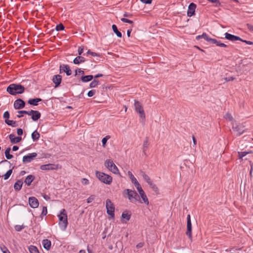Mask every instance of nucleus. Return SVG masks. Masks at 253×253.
<instances>
[{
	"mask_svg": "<svg viewBox=\"0 0 253 253\" xmlns=\"http://www.w3.org/2000/svg\"><path fill=\"white\" fill-rule=\"evenodd\" d=\"M25 89L24 86L20 84H12L7 86L6 91L12 95H16L23 93Z\"/></svg>",
	"mask_w": 253,
	"mask_h": 253,
	"instance_id": "obj_1",
	"label": "nucleus"
},
{
	"mask_svg": "<svg viewBox=\"0 0 253 253\" xmlns=\"http://www.w3.org/2000/svg\"><path fill=\"white\" fill-rule=\"evenodd\" d=\"M57 216L59 218V225L60 229L63 231L65 230L68 223L66 210L64 209H62Z\"/></svg>",
	"mask_w": 253,
	"mask_h": 253,
	"instance_id": "obj_2",
	"label": "nucleus"
},
{
	"mask_svg": "<svg viewBox=\"0 0 253 253\" xmlns=\"http://www.w3.org/2000/svg\"><path fill=\"white\" fill-rule=\"evenodd\" d=\"M123 195L132 203L139 201V196L135 190L126 189L123 191Z\"/></svg>",
	"mask_w": 253,
	"mask_h": 253,
	"instance_id": "obj_3",
	"label": "nucleus"
},
{
	"mask_svg": "<svg viewBox=\"0 0 253 253\" xmlns=\"http://www.w3.org/2000/svg\"><path fill=\"white\" fill-rule=\"evenodd\" d=\"M95 174L99 180L104 183L110 184L112 182V177L108 174L98 171H96Z\"/></svg>",
	"mask_w": 253,
	"mask_h": 253,
	"instance_id": "obj_4",
	"label": "nucleus"
},
{
	"mask_svg": "<svg viewBox=\"0 0 253 253\" xmlns=\"http://www.w3.org/2000/svg\"><path fill=\"white\" fill-rule=\"evenodd\" d=\"M105 166L111 171L115 174L119 173V170L117 167L110 159H107L104 163Z\"/></svg>",
	"mask_w": 253,
	"mask_h": 253,
	"instance_id": "obj_5",
	"label": "nucleus"
},
{
	"mask_svg": "<svg viewBox=\"0 0 253 253\" xmlns=\"http://www.w3.org/2000/svg\"><path fill=\"white\" fill-rule=\"evenodd\" d=\"M134 105L135 111L139 114V117L144 120L145 119V114L140 102L135 100Z\"/></svg>",
	"mask_w": 253,
	"mask_h": 253,
	"instance_id": "obj_6",
	"label": "nucleus"
},
{
	"mask_svg": "<svg viewBox=\"0 0 253 253\" xmlns=\"http://www.w3.org/2000/svg\"><path fill=\"white\" fill-rule=\"evenodd\" d=\"M106 208L107 209V213L109 215L114 217L115 206L111 200L109 199L106 201Z\"/></svg>",
	"mask_w": 253,
	"mask_h": 253,
	"instance_id": "obj_7",
	"label": "nucleus"
},
{
	"mask_svg": "<svg viewBox=\"0 0 253 253\" xmlns=\"http://www.w3.org/2000/svg\"><path fill=\"white\" fill-rule=\"evenodd\" d=\"M245 126L242 124L234 123H232V129L234 131L238 132V135H241L245 131L244 129Z\"/></svg>",
	"mask_w": 253,
	"mask_h": 253,
	"instance_id": "obj_8",
	"label": "nucleus"
},
{
	"mask_svg": "<svg viewBox=\"0 0 253 253\" xmlns=\"http://www.w3.org/2000/svg\"><path fill=\"white\" fill-rule=\"evenodd\" d=\"M186 234L190 239H192V224L190 214H188L187 217V231Z\"/></svg>",
	"mask_w": 253,
	"mask_h": 253,
	"instance_id": "obj_9",
	"label": "nucleus"
},
{
	"mask_svg": "<svg viewBox=\"0 0 253 253\" xmlns=\"http://www.w3.org/2000/svg\"><path fill=\"white\" fill-rule=\"evenodd\" d=\"M13 106L16 110H20L24 108L25 102L22 99L18 98L14 101Z\"/></svg>",
	"mask_w": 253,
	"mask_h": 253,
	"instance_id": "obj_10",
	"label": "nucleus"
},
{
	"mask_svg": "<svg viewBox=\"0 0 253 253\" xmlns=\"http://www.w3.org/2000/svg\"><path fill=\"white\" fill-rule=\"evenodd\" d=\"M37 156V154L35 152L30 153L23 157L22 161L24 163H30L33 161Z\"/></svg>",
	"mask_w": 253,
	"mask_h": 253,
	"instance_id": "obj_11",
	"label": "nucleus"
},
{
	"mask_svg": "<svg viewBox=\"0 0 253 253\" xmlns=\"http://www.w3.org/2000/svg\"><path fill=\"white\" fill-rule=\"evenodd\" d=\"M63 72L66 73L67 76H70L72 74V71L68 65L62 64L60 66V73Z\"/></svg>",
	"mask_w": 253,
	"mask_h": 253,
	"instance_id": "obj_12",
	"label": "nucleus"
},
{
	"mask_svg": "<svg viewBox=\"0 0 253 253\" xmlns=\"http://www.w3.org/2000/svg\"><path fill=\"white\" fill-rule=\"evenodd\" d=\"M29 203L30 206L32 208H37L38 207L39 205L38 199L34 197H29Z\"/></svg>",
	"mask_w": 253,
	"mask_h": 253,
	"instance_id": "obj_13",
	"label": "nucleus"
},
{
	"mask_svg": "<svg viewBox=\"0 0 253 253\" xmlns=\"http://www.w3.org/2000/svg\"><path fill=\"white\" fill-rule=\"evenodd\" d=\"M196 8V5L193 2L191 3L188 6L187 16L191 17L192 15H194Z\"/></svg>",
	"mask_w": 253,
	"mask_h": 253,
	"instance_id": "obj_14",
	"label": "nucleus"
},
{
	"mask_svg": "<svg viewBox=\"0 0 253 253\" xmlns=\"http://www.w3.org/2000/svg\"><path fill=\"white\" fill-rule=\"evenodd\" d=\"M40 169L43 170H54L56 169L57 167L54 164H48L46 165H41Z\"/></svg>",
	"mask_w": 253,
	"mask_h": 253,
	"instance_id": "obj_15",
	"label": "nucleus"
},
{
	"mask_svg": "<svg viewBox=\"0 0 253 253\" xmlns=\"http://www.w3.org/2000/svg\"><path fill=\"white\" fill-rule=\"evenodd\" d=\"M225 38L230 41H235L241 40V38L238 36H235L228 33L225 34Z\"/></svg>",
	"mask_w": 253,
	"mask_h": 253,
	"instance_id": "obj_16",
	"label": "nucleus"
},
{
	"mask_svg": "<svg viewBox=\"0 0 253 253\" xmlns=\"http://www.w3.org/2000/svg\"><path fill=\"white\" fill-rule=\"evenodd\" d=\"M52 80L53 83L55 84V87H57L61 84L62 81V76L60 75H54L53 76Z\"/></svg>",
	"mask_w": 253,
	"mask_h": 253,
	"instance_id": "obj_17",
	"label": "nucleus"
},
{
	"mask_svg": "<svg viewBox=\"0 0 253 253\" xmlns=\"http://www.w3.org/2000/svg\"><path fill=\"white\" fill-rule=\"evenodd\" d=\"M9 138L10 139L11 142L13 144L17 143L19 142L22 139L21 137H15L14 134H9Z\"/></svg>",
	"mask_w": 253,
	"mask_h": 253,
	"instance_id": "obj_18",
	"label": "nucleus"
},
{
	"mask_svg": "<svg viewBox=\"0 0 253 253\" xmlns=\"http://www.w3.org/2000/svg\"><path fill=\"white\" fill-rule=\"evenodd\" d=\"M149 145V142H148V138L147 137H146L145 138V140L144 141L142 148L143 153L145 156H147V155L146 154V151L148 148Z\"/></svg>",
	"mask_w": 253,
	"mask_h": 253,
	"instance_id": "obj_19",
	"label": "nucleus"
},
{
	"mask_svg": "<svg viewBox=\"0 0 253 253\" xmlns=\"http://www.w3.org/2000/svg\"><path fill=\"white\" fill-rule=\"evenodd\" d=\"M35 177L34 175L30 174L28 175L24 180V182L28 186H30L31 184V183L35 179Z\"/></svg>",
	"mask_w": 253,
	"mask_h": 253,
	"instance_id": "obj_20",
	"label": "nucleus"
},
{
	"mask_svg": "<svg viewBox=\"0 0 253 253\" xmlns=\"http://www.w3.org/2000/svg\"><path fill=\"white\" fill-rule=\"evenodd\" d=\"M42 244L43 248L46 250L48 251L51 247V241L48 239H44L42 241Z\"/></svg>",
	"mask_w": 253,
	"mask_h": 253,
	"instance_id": "obj_21",
	"label": "nucleus"
},
{
	"mask_svg": "<svg viewBox=\"0 0 253 253\" xmlns=\"http://www.w3.org/2000/svg\"><path fill=\"white\" fill-rule=\"evenodd\" d=\"M85 61V58L83 56H78L74 59L73 63L75 64H79L84 62Z\"/></svg>",
	"mask_w": 253,
	"mask_h": 253,
	"instance_id": "obj_22",
	"label": "nucleus"
},
{
	"mask_svg": "<svg viewBox=\"0 0 253 253\" xmlns=\"http://www.w3.org/2000/svg\"><path fill=\"white\" fill-rule=\"evenodd\" d=\"M139 195H140V196L141 197V198H142V200L143 201V202H144L145 204H146L147 205H149V201H148V199L147 198V196L146 195L144 191H143V192H142V193H139ZM139 202L142 203V201H139Z\"/></svg>",
	"mask_w": 253,
	"mask_h": 253,
	"instance_id": "obj_23",
	"label": "nucleus"
},
{
	"mask_svg": "<svg viewBox=\"0 0 253 253\" xmlns=\"http://www.w3.org/2000/svg\"><path fill=\"white\" fill-rule=\"evenodd\" d=\"M23 182L22 180H18L14 184V188L16 191H19L21 190Z\"/></svg>",
	"mask_w": 253,
	"mask_h": 253,
	"instance_id": "obj_24",
	"label": "nucleus"
},
{
	"mask_svg": "<svg viewBox=\"0 0 253 253\" xmlns=\"http://www.w3.org/2000/svg\"><path fill=\"white\" fill-rule=\"evenodd\" d=\"M42 101V99L39 98H30L28 101V103L35 106L38 105V103Z\"/></svg>",
	"mask_w": 253,
	"mask_h": 253,
	"instance_id": "obj_25",
	"label": "nucleus"
},
{
	"mask_svg": "<svg viewBox=\"0 0 253 253\" xmlns=\"http://www.w3.org/2000/svg\"><path fill=\"white\" fill-rule=\"evenodd\" d=\"M41 114L40 112L38 111H34V113L32 116V119L34 121H37L41 117Z\"/></svg>",
	"mask_w": 253,
	"mask_h": 253,
	"instance_id": "obj_26",
	"label": "nucleus"
},
{
	"mask_svg": "<svg viewBox=\"0 0 253 253\" xmlns=\"http://www.w3.org/2000/svg\"><path fill=\"white\" fill-rule=\"evenodd\" d=\"M32 138L34 141H37L39 140L40 137V133L37 131V130H35L31 135Z\"/></svg>",
	"mask_w": 253,
	"mask_h": 253,
	"instance_id": "obj_27",
	"label": "nucleus"
},
{
	"mask_svg": "<svg viewBox=\"0 0 253 253\" xmlns=\"http://www.w3.org/2000/svg\"><path fill=\"white\" fill-rule=\"evenodd\" d=\"M5 123L8 126L12 127H16L18 126V124L15 121L9 120L8 119H5Z\"/></svg>",
	"mask_w": 253,
	"mask_h": 253,
	"instance_id": "obj_28",
	"label": "nucleus"
},
{
	"mask_svg": "<svg viewBox=\"0 0 253 253\" xmlns=\"http://www.w3.org/2000/svg\"><path fill=\"white\" fill-rule=\"evenodd\" d=\"M93 78V76L92 75H87L85 76H82L81 79L83 82L86 83L91 81Z\"/></svg>",
	"mask_w": 253,
	"mask_h": 253,
	"instance_id": "obj_29",
	"label": "nucleus"
},
{
	"mask_svg": "<svg viewBox=\"0 0 253 253\" xmlns=\"http://www.w3.org/2000/svg\"><path fill=\"white\" fill-rule=\"evenodd\" d=\"M141 176H142V177L143 178V179H144L145 181H146V182L149 184L150 183H151V182H152V181L151 180L150 178L149 177V176L147 175L145 172L144 171H141Z\"/></svg>",
	"mask_w": 253,
	"mask_h": 253,
	"instance_id": "obj_30",
	"label": "nucleus"
},
{
	"mask_svg": "<svg viewBox=\"0 0 253 253\" xmlns=\"http://www.w3.org/2000/svg\"><path fill=\"white\" fill-rule=\"evenodd\" d=\"M10 147H8L6 149L5 151V157L7 160H10L13 157L12 155L10 154Z\"/></svg>",
	"mask_w": 253,
	"mask_h": 253,
	"instance_id": "obj_31",
	"label": "nucleus"
},
{
	"mask_svg": "<svg viewBox=\"0 0 253 253\" xmlns=\"http://www.w3.org/2000/svg\"><path fill=\"white\" fill-rule=\"evenodd\" d=\"M112 29L114 32L116 34L117 36L119 38H122V33L119 31L118 30L117 27L116 25H112Z\"/></svg>",
	"mask_w": 253,
	"mask_h": 253,
	"instance_id": "obj_32",
	"label": "nucleus"
},
{
	"mask_svg": "<svg viewBox=\"0 0 253 253\" xmlns=\"http://www.w3.org/2000/svg\"><path fill=\"white\" fill-rule=\"evenodd\" d=\"M29 250L30 253H40L38 248L33 245H31L29 247Z\"/></svg>",
	"mask_w": 253,
	"mask_h": 253,
	"instance_id": "obj_33",
	"label": "nucleus"
},
{
	"mask_svg": "<svg viewBox=\"0 0 253 253\" xmlns=\"http://www.w3.org/2000/svg\"><path fill=\"white\" fill-rule=\"evenodd\" d=\"M223 118L229 121L233 122L234 119L232 115L229 112L226 113L223 116Z\"/></svg>",
	"mask_w": 253,
	"mask_h": 253,
	"instance_id": "obj_34",
	"label": "nucleus"
},
{
	"mask_svg": "<svg viewBox=\"0 0 253 253\" xmlns=\"http://www.w3.org/2000/svg\"><path fill=\"white\" fill-rule=\"evenodd\" d=\"M150 187L152 189V190L156 192L157 194L159 193V189L157 186L155 184H154L152 181L151 183L148 184Z\"/></svg>",
	"mask_w": 253,
	"mask_h": 253,
	"instance_id": "obj_35",
	"label": "nucleus"
},
{
	"mask_svg": "<svg viewBox=\"0 0 253 253\" xmlns=\"http://www.w3.org/2000/svg\"><path fill=\"white\" fill-rule=\"evenodd\" d=\"M127 173H128V175L129 176V178L130 179L132 183L134 184L137 181L136 178L134 176V175H133V174L132 173V172L131 171H128Z\"/></svg>",
	"mask_w": 253,
	"mask_h": 253,
	"instance_id": "obj_36",
	"label": "nucleus"
},
{
	"mask_svg": "<svg viewBox=\"0 0 253 253\" xmlns=\"http://www.w3.org/2000/svg\"><path fill=\"white\" fill-rule=\"evenodd\" d=\"M14 168V167H13L11 169H9L4 175V179L6 180L11 175V173H12V170Z\"/></svg>",
	"mask_w": 253,
	"mask_h": 253,
	"instance_id": "obj_37",
	"label": "nucleus"
},
{
	"mask_svg": "<svg viewBox=\"0 0 253 253\" xmlns=\"http://www.w3.org/2000/svg\"><path fill=\"white\" fill-rule=\"evenodd\" d=\"M35 110H31V111H25V110H22V111H18L17 112V113L18 114H27L29 116H32V115L34 113V112Z\"/></svg>",
	"mask_w": 253,
	"mask_h": 253,
	"instance_id": "obj_38",
	"label": "nucleus"
},
{
	"mask_svg": "<svg viewBox=\"0 0 253 253\" xmlns=\"http://www.w3.org/2000/svg\"><path fill=\"white\" fill-rule=\"evenodd\" d=\"M99 81L94 79L92 82L90 83L89 86L91 88L96 87L99 84Z\"/></svg>",
	"mask_w": 253,
	"mask_h": 253,
	"instance_id": "obj_39",
	"label": "nucleus"
},
{
	"mask_svg": "<svg viewBox=\"0 0 253 253\" xmlns=\"http://www.w3.org/2000/svg\"><path fill=\"white\" fill-rule=\"evenodd\" d=\"M110 138V135H107L105 137L103 138L102 139V146L105 147L106 146V144L107 140Z\"/></svg>",
	"mask_w": 253,
	"mask_h": 253,
	"instance_id": "obj_40",
	"label": "nucleus"
},
{
	"mask_svg": "<svg viewBox=\"0 0 253 253\" xmlns=\"http://www.w3.org/2000/svg\"><path fill=\"white\" fill-rule=\"evenodd\" d=\"M122 218L126 219V221H128L130 218V214L127 213L123 212L122 214Z\"/></svg>",
	"mask_w": 253,
	"mask_h": 253,
	"instance_id": "obj_41",
	"label": "nucleus"
},
{
	"mask_svg": "<svg viewBox=\"0 0 253 253\" xmlns=\"http://www.w3.org/2000/svg\"><path fill=\"white\" fill-rule=\"evenodd\" d=\"M0 248L3 253H10V252L4 245H0Z\"/></svg>",
	"mask_w": 253,
	"mask_h": 253,
	"instance_id": "obj_42",
	"label": "nucleus"
},
{
	"mask_svg": "<svg viewBox=\"0 0 253 253\" xmlns=\"http://www.w3.org/2000/svg\"><path fill=\"white\" fill-rule=\"evenodd\" d=\"M201 37H202V38L204 39L206 41L208 42H210V39H211L206 33H203L202 35H201Z\"/></svg>",
	"mask_w": 253,
	"mask_h": 253,
	"instance_id": "obj_43",
	"label": "nucleus"
},
{
	"mask_svg": "<svg viewBox=\"0 0 253 253\" xmlns=\"http://www.w3.org/2000/svg\"><path fill=\"white\" fill-rule=\"evenodd\" d=\"M210 41L209 42H211V43H213V44H215L217 46H219V44L221 42L220 41H217L216 40V39H210Z\"/></svg>",
	"mask_w": 253,
	"mask_h": 253,
	"instance_id": "obj_44",
	"label": "nucleus"
},
{
	"mask_svg": "<svg viewBox=\"0 0 253 253\" xmlns=\"http://www.w3.org/2000/svg\"><path fill=\"white\" fill-rule=\"evenodd\" d=\"M64 29V26L61 23L57 25L56 26V31H62V30H63Z\"/></svg>",
	"mask_w": 253,
	"mask_h": 253,
	"instance_id": "obj_45",
	"label": "nucleus"
},
{
	"mask_svg": "<svg viewBox=\"0 0 253 253\" xmlns=\"http://www.w3.org/2000/svg\"><path fill=\"white\" fill-rule=\"evenodd\" d=\"M121 20L123 22H125V23H129V24H131L132 25H133V22L131 20H130L129 19H127L126 18H122L121 19Z\"/></svg>",
	"mask_w": 253,
	"mask_h": 253,
	"instance_id": "obj_46",
	"label": "nucleus"
},
{
	"mask_svg": "<svg viewBox=\"0 0 253 253\" xmlns=\"http://www.w3.org/2000/svg\"><path fill=\"white\" fill-rule=\"evenodd\" d=\"M24 228V226L22 225H16L15 226V229L17 231H21L23 228Z\"/></svg>",
	"mask_w": 253,
	"mask_h": 253,
	"instance_id": "obj_47",
	"label": "nucleus"
},
{
	"mask_svg": "<svg viewBox=\"0 0 253 253\" xmlns=\"http://www.w3.org/2000/svg\"><path fill=\"white\" fill-rule=\"evenodd\" d=\"M86 54L87 55H91L93 56H99V54L96 53V52H92V51H91L90 50H88L87 51V52H86Z\"/></svg>",
	"mask_w": 253,
	"mask_h": 253,
	"instance_id": "obj_48",
	"label": "nucleus"
},
{
	"mask_svg": "<svg viewBox=\"0 0 253 253\" xmlns=\"http://www.w3.org/2000/svg\"><path fill=\"white\" fill-rule=\"evenodd\" d=\"M249 152H239V157L240 159H242L244 157H245Z\"/></svg>",
	"mask_w": 253,
	"mask_h": 253,
	"instance_id": "obj_49",
	"label": "nucleus"
},
{
	"mask_svg": "<svg viewBox=\"0 0 253 253\" xmlns=\"http://www.w3.org/2000/svg\"><path fill=\"white\" fill-rule=\"evenodd\" d=\"M47 210L46 207H43L41 215L42 216H45L47 214Z\"/></svg>",
	"mask_w": 253,
	"mask_h": 253,
	"instance_id": "obj_50",
	"label": "nucleus"
},
{
	"mask_svg": "<svg viewBox=\"0 0 253 253\" xmlns=\"http://www.w3.org/2000/svg\"><path fill=\"white\" fill-rule=\"evenodd\" d=\"M78 74L84 75V71L80 69H76L75 71V76H77Z\"/></svg>",
	"mask_w": 253,
	"mask_h": 253,
	"instance_id": "obj_51",
	"label": "nucleus"
},
{
	"mask_svg": "<svg viewBox=\"0 0 253 253\" xmlns=\"http://www.w3.org/2000/svg\"><path fill=\"white\" fill-rule=\"evenodd\" d=\"M81 182L83 185H88L89 184V180L85 178H82Z\"/></svg>",
	"mask_w": 253,
	"mask_h": 253,
	"instance_id": "obj_52",
	"label": "nucleus"
},
{
	"mask_svg": "<svg viewBox=\"0 0 253 253\" xmlns=\"http://www.w3.org/2000/svg\"><path fill=\"white\" fill-rule=\"evenodd\" d=\"M95 199V196L94 195H91L90 197H89L87 199V202L88 203H90L92 202Z\"/></svg>",
	"mask_w": 253,
	"mask_h": 253,
	"instance_id": "obj_53",
	"label": "nucleus"
},
{
	"mask_svg": "<svg viewBox=\"0 0 253 253\" xmlns=\"http://www.w3.org/2000/svg\"><path fill=\"white\" fill-rule=\"evenodd\" d=\"M95 93V90H89L87 93V96L88 97H92V96H93L94 95Z\"/></svg>",
	"mask_w": 253,
	"mask_h": 253,
	"instance_id": "obj_54",
	"label": "nucleus"
},
{
	"mask_svg": "<svg viewBox=\"0 0 253 253\" xmlns=\"http://www.w3.org/2000/svg\"><path fill=\"white\" fill-rule=\"evenodd\" d=\"M246 26L250 31L253 32V26L252 25L248 23L246 24Z\"/></svg>",
	"mask_w": 253,
	"mask_h": 253,
	"instance_id": "obj_55",
	"label": "nucleus"
},
{
	"mask_svg": "<svg viewBox=\"0 0 253 253\" xmlns=\"http://www.w3.org/2000/svg\"><path fill=\"white\" fill-rule=\"evenodd\" d=\"M3 117L7 119H8L9 118V113L8 112V111H5L4 113Z\"/></svg>",
	"mask_w": 253,
	"mask_h": 253,
	"instance_id": "obj_56",
	"label": "nucleus"
},
{
	"mask_svg": "<svg viewBox=\"0 0 253 253\" xmlns=\"http://www.w3.org/2000/svg\"><path fill=\"white\" fill-rule=\"evenodd\" d=\"M78 54L79 55H81L84 52V48L80 46L78 50Z\"/></svg>",
	"mask_w": 253,
	"mask_h": 253,
	"instance_id": "obj_57",
	"label": "nucleus"
},
{
	"mask_svg": "<svg viewBox=\"0 0 253 253\" xmlns=\"http://www.w3.org/2000/svg\"><path fill=\"white\" fill-rule=\"evenodd\" d=\"M140 1L145 4H151L152 0H140Z\"/></svg>",
	"mask_w": 253,
	"mask_h": 253,
	"instance_id": "obj_58",
	"label": "nucleus"
},
{
	"mask_svg": "<svg viewBox=\"0 0 253 253\" xmlns=\"http://www.w3.org/2000/svg\"><path fill=\"white\" fill-rule=\"evenodd\" d=\"M17 133L18 134V135H21L23 134V131L22 130V129L21 128H18L17 129Z\"/></svg>",
	"mask_w": 253,
	"mask_h": 253,
	"instance_id": "obj_59",
	"label": "nucleus"
},
{
	"mask_svg": "<svg viewBox=\"0 0 253 253\" xmlns=\"http://www.w3.org/2000/svg\"><path fill=\"white\" fill-rule=\"evenodd\" d=\"M144 243H143V242H140V243H138V244L136 245V248H137V249H140V248H141L143 247V246H144Z\"/></svg>",
	"mask_w": 253,
	"mask_h": 253,
	"instance_id": "obj_60",
	"label": "nucleus"
},
{
	"mask_svg": "<svg viewBox=\"0 0 253 253\" xmlns=\"http://www.w3.org/2000/svg\"><path fill=\"white\" fill-rule=\"evenodd\" d=\"M240 41H242V42H246L248 44H253V42L251 41H246V40H243L241 39V40H240Z\"/></svg>",
	"mask_w": 253,
	"mask_h": 253,
	"instance_id": "obj_61",
	"label": "nucleus"
},
{
	"mask_svg": "<svg viewBox=\"0 0 253 253\" xmlns=\"http://www.w3.org/2000/svg\"><path fill=\"white\" fill-rule=\"evenodd\" d=\"M137 189L140 188L141 186L138 181L133 184Z\"/></svg>",
	"mask_w": 253,
	"mask_h": 253,
	"instance_id": "obj_62",
	"label": "nucleus"
},
{
	"mask_svg": "<svg viewBox=\"0 0 253 253\" xmlns=\"http://www.w3.org/2000/svg\"><path fill=\"white\" fill-rule=\"evenodd\" d=\"M131 16H132V14H131L130 13H127L126 12H125L124 13V16L125 17H131Z\"/></svg>",
	"mask_w": 253,
	"mask_h": 253,
	"instance_id": "obj_63",
	"label": "nucleus"
},
{
	"mask_svg": "<svg viewBox=\"0 0 253 253\" xmlns=\"http://www.w3.org/2000/svg\"><path fill=\"white\" fill-rule=\"evenodd\" d=\"M18 149H19V147L17 146H14L12 147V150L13 151H16L18 150Z\"/></svg>",
	"mask_w": 253,
	"mask_h": 253,
	"instance_id": "obj_64",
	"label": "nucleus"
}]
</instances>
